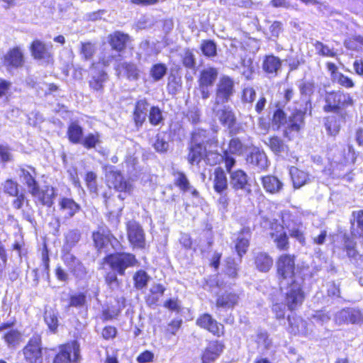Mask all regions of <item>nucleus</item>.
Here are the masks:
<instances>
[{
    "mask_svg": "<svg viewBox=\"0 0 363 363\" xmlns=\"http://www.w3.org/2000/svg\"><path fill=\"white\" fill-rule=\"evenodd\" d=\"M106 180L109 187H113L117 191L121 192V194L118 196L120 203L116 209L113 203L114 199L107 197L105 194L104 196L106 206L111 210L112 213H119L123 208L122 201L125 199L127 195H129L132 192L133 186L130 181L125 179L122 174L118 171L110 170L106 174Z\"/></svg>",
    "mask_w": 363,
    "mask_h": 363,
    "instance_id": "f257e3e1",
    "label": "nucleus"
},
{
    "mask_svg": "<svg viewBox=\"0 0 363 363\" xmlns=\"http://www.w3.org/2000/svg\"><path fill=\"white\" fill-rule=\"evenodd\" d=\"M277 274L281 287L289 282L303 279L297 274L295 266V256L289 254L280 255L277 261Z\"/></svg>",
    "mask_w": 363,
    "mask_h": 363,
    "instance_id": "f03ea898",
    "label": "nucleus"
},
{
    "mask_svg": "<svg viewBox=\"0 0 363 363\" xmlns=\"http://www.w3.org/2000/svg\"><path fill=\"white\" fill-rule=\"evenodd\" d=\"M273 123L277 125L278 128L286 124L284 135L288 137L292 132H298L303 125L304 112L301 108L296 110L286 120L284 112L281 109H277L273 116Z\"/></svg>",
    "mask_w": 363,
    "mask_h": 363,
    "instance_id": "7ed1b4c3",
    "label": "nucleus"
},
{
    "mask_svg": "<svg viewBox=\"0 0 363 363\" xmlns=\"http://www.w3.org/2000/svg\"><path fill=\"white\" fill-rule=\"evenodd\" d=\"M303 279H297L296 281L289 282L284 286L285 289V303L290 311L295 310L300 306L305 298L302 289Z\"/></svg>",
    "mask_w": 363,
    "mask_h": 363,
    "instance_id": "20e7f679",
    "label": "nucleus"
},
{
    "mask_svg": "<svg viewBox=\"0 0 363 363\" xmlns=\"http://www.w3.org/2000/svg\"><path fill=\"white\" fill-rule=\"evenodd\" d=\"M82 359L80 345L76 340L59 346V352L52 363H79Z\"/></svg>",
    "mask_w": 363,
    "mask_h": 363,
    "instance_id": "39448f33",
    "label": "nucleus"
},
{
    "mask_svg": "<svg viewBox=\"0 0 363 363\" xmlns=\"http://www.w3.org/2000/svg\"><path fill=\"white\" fill-rule=\"evenodd\" d=\"M261 225L269 230V234L274 240L278 249L281 250L289 248L288 237L284 230V227L277 220H271L268 218H263Z\"/></svg>",
    "mask_w": 363,
    "mask_h": 363,
    "instance_id": "423d86ee",
    "label": "nucleus"
},
{
    "mask_svg": "<svg viewBox=\"0 0 363 363\" xmlns=\"http://www.w3.org/2000/svg\"><path fill=\"white\" fill-rule=\"evenodd\" d=\"M104 261L120 275H123L127 268L134 267L138 263L135 255L130 253L112 254L106 256Z\"/></svg>",
    "mask_w": 363,
    "mask_h": 363,
    "instance_id": "0eeeda50",
    "label": "nucleus"
},
{
    "mask_svg": "<svg viewBox=\"0 0 363 363\" xmlns=\"http://www.w3.org/2000/svg\"><path fill=\"white\" fill-rule=\"evenodd\" d=\"M235 92L234 80L229 76H222L216 85L214 103L216 104H225L228 103L230 101Z\"/></svg>",
    "mask_w": 363,
    "mask_h": 363,
    "instance_id": "6e6552de",
    "label": "nucleus"
},
{
    "mask_svg": "<svg viewBox=\"0 0 363 363\" xmlns=\"http://www.w3.org/2000/svg\"><path fill=\"white\" fill-rule=\"evenodd\" d=\"M326 105L324 110L326 112H336L338 109L353 104V100L349 94L342 91H333L326 94Z\"/></svg>",
    "mask_w": 363,
    "mask_h": 363,
    "instance_id": "1a4fd4ad",
    "label": "nucleus"
},
{
    "mask_svg": "<svg viewBox=\"0 0 363 363\" xmlns=\"http://www.w3.org/2000/svg\"><path fill=\"white\" fill-rule=\"evenodd\" d=\"M218 75V70L215 67H207L203 68L199 74V86L201 98L207 99L211 95L209 88L213 86Z\"/></svg>",
    "mask_w": 363,
    "mask_h": 363,
    "instance_id": "9d476101",
    "label": "nucleus"
},
{
    "mask_svg": "<svg viewBox=\"0 0 363 363\" xmlns=\"http://www.w3.org/2000/svg\"><path fill=\"white\" fill-rule=\"evenodd\" d=\"M13 325V322L0 325V333L4 332L2 340L9 349H16L23 341L22 333L17 329L11 328Z\"/></svg>",
    "mask_w": 363,
    "mask_h": 363,
    "instance_id": "9b49d317",
    "label": "nucleus"
},
{
    "mask_svg": "<svg viewBox=\"0 0 363 363\" xmlns=\"http://www.w3.org/2000/svg\"><path fill=\"white\" fill-rule=\"evenodd\" d=\"M335 323L340 325L343 324H362L363 323V313L355 308H343L335 315Z\"/></svg>",
    "mask_w": 363,
    "mask_h": 363,
    "instance_id": "f8f14e48",
    "label": "nucleus"
},
{
    "mask_svg": "<svg viewBox=\"0 0 363 363\" xmlns=\"http://www.w3.org/2000/svg\"><path fill=\"white\" fill-rule=\"evenodd\" d=\"M213 112L215 117L223 126L231 128L235 125L236 117L230 106L214 103Z\"/></svg>",
    "mask_w": 363,
    "mask_h": 363,
    "instance_id": "ddd939ff",
    "label": "nucleus"
},
{
    "mask_svg": "<svg viewBox=\"0 0 363 363\" xmlns=\"http://www.w3.org/2000/svg\"><path fill=\"white\" fill-rule=\"evenodd\" d=\"M23 352L26 361L29 363H40L43 355L40 337H33L23 348Z\"/></svg>",
    "mask_w": 363,
    "mask_h": 363,
    "instance_id": "4468645a",
    "label": "nucleus"
},
{
    "mask_svg": "<svg viewBox=\"0 0 363 363\" xmlns=\"http://www.w3.org/2000/svg\"><path fill=\"white\" fill-rule=\"evenodd\" d=\"M19 177L21 182L26 185L30 194H35L38 184L35 180L37 173L35 169L31 166H21L19 168Z\"/></svg>",
    "mask_w": 363,
    "mask_h": 363,
    "instance_id": "2eb2a0df",
    "label": "nucleus"
},
{
    "mask_svg": "<svg viewBox=\"0 0 363 363\" xmlns=\"http://www.w3.org/2000/svg\"><path fill=\"white\" fill-rule=\"evenodd\" d=\"M196 324L215 335L220 336L224 333V327L218 323L213 317L208 313L201 315L196 320Z\"/></svg>",
    "mask_w": 363,
    "mask_h": 363,
    "instance_id": "dca6fc26",
    "label": "nucleus"
},
{
    "mask_svg": "<svg viewBox=\"0 0 363 363\" xmlns=\"http://www.w3.org/2000/svg\"><path fill=\"white\" fill-rule=\"evenodd\" d=\"M128 236L130 242L135 247L143 248L145 245V234L142 227L135 222L128 225Z\"/></svg>",
    "mask_w": 363,
    "mask_h": 363,
    "instance_id": "f3484780",
    "label": "nucleus"
},
{
    "mask_svg": "<svg viewBox=\"0 0 363 363\" xmlns=\"http://www.w3.org/2000/svg\"><path fill=\"white\" fill-rule=\"evenodd\" d=\"M24 56L20 47L10 49L4 55V63L8 67L19 68L24 65Z\"/></svg>",
    "mask_w": 363,
    "mask_h": 363,
    "instance_id": "a211bd4d",
    "label": "nucleus"
},
{
    "mask_svg": "<svg viewBox=\"0 0 363 363\" xmlns=\"http://www.w3.org/2000/svg\"><path fill=\"white\" fill-rule=\"evenodd\" d=\"M60 211L61 213V219L63 220H68L73 217L77 212L79 211L80 206L73 199L63 198L60 201Z\"/></svg>",
    "mask_w": 363,
    "mask_h": 363,
    "instance_id": "6ab92c4d",
    "label": "nucleus"
},
{
    "mask_svg": "<svg viewBox=\"0 0 363 363\" xmlns=\"http://www.w3.org/2000/svg\"><path fill=\"white\" fill-rule=\"evenodd\" d=\"M247 162L258 171L264 170L268 167V160L266 154L257 148L252 150L247 156Z\"/></svg>",
    "mask_w": 363,
    "mask_h": 363,
    "instance_id": "aec40b11",
    "label": "nucleus"
},
{
    "mask_svg": "<svg viewBox=\"0 0 363 363\" xmlns=\"http://www.w3.org/2000/svg\"><path fill=\"white\" fill-rule=\"evenodd\" d=\"M33 196L36 198L43 205L50 207L53 203L55 197V189L52 186H45L40 189L39 186L36 187L35 194H31Z\"/></svg>",
    "mask_w": 363,
    "mask_h": 363,
    "instance_id": "412c9836",
    "label": "nucleus"
},
{
    "mask_svg": "<svg viewBox=\"0 0 363 363\" xmlns=\"http://www.w3.org/2000/svg\"><path fill=\"white\" fill-rule=\"evenodd\" d=\"M230 184L235 190H245L248 184L247 174L241 169H235L230 174Z\"/></svg>",
    "mask_w": 363,
    "mask_h": 363,
    "instance_id": "4be33fe9",
    "label": "nucleus"
},
{
    "mask_svg": "<svg viewBox=\"0 0 363 363\" xmlns=\"http://www.w3.org/2000/svg\"><path fill=\"white\" fill-rule=\"evenodd\" d=\"M254 262L258 271L267 272L273 265V259L267 253L259 252L255 255Z\"/></svg>",
    "mask_w": 363,
    "mask_h": 363,
    "instance_id": "5701e85b",
    "label": "nucleus"
},
{
    "mask_svg": "<svg viewBox=\"0 0 363 363\" xmlns=\"http://www.w3.org/2000/svg\"><path fill=\"white\" fill-rule=\"evenodd\" d=\"M118 77L126 76L129 79L136 80L139 77V70L135 65L132 63L121 62L116 67Z\"/></svg>",
    "mask_w": 363,
    "mask_h": 363,
    "instance_id": "b1692460",
    "label": "nucleus"
},
{
    "mask_svg": "<svg viewBox=\"0 0 363 363\" xmlns=\"http://www.w3.org/2000/svg\"><path fill=\"white\" fill-rule=\"evenodd\" d=\"M213 179V189L218 194L224 193L228 187V180L225 172L220 167H217L214 171Z\"/></svg>",
    "mask_w": 363,
    "mask_h": 363,
    "instance_id": "393cba45",
    "label": "nucleus"
},
{
    "mask_svg": "<svg viewBox=\"0 0 363 363\" xmlns=\"http://www.w3.org/2000/svg\"><path fill=\"white\" fill-rule=\"evenodd\" d=\"M206 152L204 145L191 143L187 157L189 162L191 164H198L201 160L205 159Z\"/></svg>",
    "mask_w": 363,
    "mask_h": 363,
    "instance_id": "a878e982",
    "label": "nucleus"
},
{
    "mask_svg": "<svg viewBox=\"0 0 363 363\" xmlns=\"http://www.w3.org/2000/svg\"><path fill=\"white\" fill-rule=\"evenodd\" d=\"M250 238V230L243 229L238 235L235 241V248L238 255L241 257L245 255L249 247V240Z\"/></svg>",
    "mask_w": 363,
    "mask_h": 363,
    "instance_id": "bb28decb",
    "label": "nucleus"
},
{
    "mask_svg": "<svg viewBox=\"0 0 363 363\" xmlns=\"http://www.w3.org/2000/svg\"><path fill=\"white\" fill-rule=\"evenodd\" d=\"M149 104L145 99L138 101L135 106L133 118L137 126H141L145 122Z\"/></svg>",
    "mask_w": 363,
    "mask_h": 363,
    "instance_id": "cd10ccee",
    "label": "nucleus"
},
{
    "mask_svg": "<svg viewBox=\"0 0 363 363\" xmlns=\"http://www.w3.org/2000/svg\"><path fill=\"white\" fill-rule=\"evenodd\" d=\"M262 184L267 192L271 194L279 193L283 188V183L272 175H267L262 178Z\"/></svg>",
    "mask_w": 363,
    "mask_h": 363,
    "instance_id": "c85d7f7f",
    "label": "nucleus"
},
{
    "mask_svg": "<svg viewBox=\"0 0 363 363\" xmlns=\"http://www.w3.org/2000/svg\"><path fill=\"white\" fill-rule=\"evenodd\" d=\"M239 296L233 292L225 291L218 296L216 300V306L225 308H232L238 304Z\"/></svg>",
    "mask_w": 363,
    "mask_h": 363,
    "instance_id": "c756f323",
    "label": "nucleus"
},
{
    "mask_svg": "<svg viewBox=\"0 0 363 363\" xmlns=\"http://www.w3.org/2000/svg\"><path fill=\"white\" fill-rule=\"evenodd\" d=\"M32 55L35 59L49 60L51 57V52L47 46L41 41L34 40L31 45Z\"/></svg>",
    "mask_w": 363,
    "mask_h": 363,
    "instance_id": "7c9ffc66",
    "label": "nucleus"
},
{
    "mask_svg": "<svg viewBox=\"0 0 363 363\" xmlns=\"http://www.w3.org/2000/svg\"><path fill=\"white\" fill-rule=\"evenodd\" d=\"M281 66V60L274 55H267L262 62L263 70L268 73L276 75Z\"/></svg>",
    "mask_w": 363,
    "mask_h": 363,
    "instance_id": "2f4dec72",
    "label": "nucleus"
},
{
    "mask_svg": "<svg viewBox=\"0 0 363 363\" xmlns=\"http://www.w3.org/2000/svg\"><path fill=\"white\" fill-rule=\"evenodd\" d=\"M290 175L295 189L303 186L307 184L309 180V176L307 172L298 169L295 167L290 168Z\"/></svg>",
    "mask_w": 363,
    "mask_h": 363,
    "instance_id": "473e14b6",
    "label": "nucleus"
},
{
    "mask_svg": "<svg viewBox=\"0 0 363 363\" xmlns=\"http://www.w3.org/2000/svg\"><path fill=\"white\" fill-rule=\"evenodd\" d=\"M354 220L352 222V234L356 238H362L363 242V211H354Z\"/></svg>",
    "mask_w": 363,
    "mask_h": 363,
    "instance_id": "72a5a7b5",
    "label": "nucleus"
},
{
    "mask_svg": "<svg viewBox=\"0 0 363 363\" xmlns=\"http://www.w3.org/2000/svg\"><path fill=\"white\" fill-rule=\"evenodd\" d=\"M314 84L311 82H303L300 86V92L303 96V101L305 103V107L303 108V111L304 113L307 111L308 109L311 108V102L310 96L313 94L314 91Z\"/></svg>",
    "mask_w": 363,
    "mask_h": 363,
    "instance_id": "f704fd0d",
    "label": "nucleus"
},
{
    "mask_svg": "<svg viewBox=\"0 0 363 363\" xmlns=\"http://www.w3.org/2000/svg\"><path fill=\"white\" fill-rule=\"evenodd\" d=\"M264 143L276 155H280L287 152L288 151V146L284 143L283 140L277 136H273L268 138Z\"/></svg>",
    "mask_w": 363,
    "mask_h": 363,
    "instance_id": "c9c22d12",
    "label": "nucleus"
},
{
    "mask_svg": "<svg viewBox=\"0 0 363 363\" xmlns=\"http://www.w3.org/2000/svg\"><path fill=\"white\" fill-rule=\"evenodd\" d=\"M128 39V35L118 31L109 35V43L112 48L117 51H121L125 49Z\"/></svg>",
    "mask_w": 363,
    "mask_h": 363,
    "instance_id": "e433bc0d",
    "label": "nucleus"
},
{
    "mask_svg": "<svg viewBox=\"0 0 363 363\" xmlns=\"http://www.w3.org/2000/svg\"><path fill=\"white\" fill-rule=\"evenodd\" d=\"M67 136L69 141L74 144H79L83 138V128L78 122L72 121L67 129Z\"/></svg>",
    "mask_w": 363,
    "mask_h": 363,
    "instance_id": "4c0bfd02",
    "label": "nucleus"
},
{
    "mask_svg": "<svg viewBox=\"0 0 363 363\" xmlns=\"http://www.w3.org/2000/svg\"><path fill=\"white\" fill-rule=\"evenodd\" d=\"M208 135V133L205 130L198 129V130H195L192 133L191 143L204 145L205 143H215L216 142L215 139L210 138Z\"/></svg>",
    "mask_w": 363,
    "mask_h": 363,
    "instance_id": "58836bf2",
    "label": "nucleus"
},
{
    "mask_svg": "<svg viewBox=\"0 0 363 363\" xmlns=\"http://www.w3.org/2000/svg\"><path fill=\"white\" fill-rule=\"evenodd\" d=\"M164 290V287L161 284L153 285L150 289V294L147 298V303L150 306L156 304L163 296Z\"/></svg>",
    "mask_w": 363,
    "mask_h": 363,
    "instance_id": "ea45409f",
    "label": "nucleus"
},
{
    "mask_svg": "<svg viewBox=\"0 0 363 363\" xmlns=\"http://www.w3.org/2000/svg\"><path fill=\"white\" fill-rule=\"evenodd\" d=\"M288 320L289 323V330L291 333H293L294 335L296 334H302L304 335H308V330L306 328V322L302 320L300 318H297L295 320V323H297V327H294V324L292 323L291 318L288 317Z\"/></svg>",
    "mask_w": 363,
    "mask_h": 363,
    "instance_id": "a19ab883",
    "label": "nucleus"
},
{
    "mask_svg": "<svg viewBox=\"0 0 363 363\" xmlns=\"http://www.w3.org/2000/svg\"><path fill=\"white\" fill-rule=\"evenodd\" d=\"M174 184L183 191H190L191 186L184 173L182 172H174Z\"/></svg>",
    "mask_w": 363,
    "mask_h": 363,
    "instance_id": "79ce46f5",
    "label": "nucleus"
},
{
    "mask_svg": "<svg viewBox=\"0 0 363 363\" xmlns=\"http://www.w3.org/2000/svg\"><path fill=\"white\" fill-rule=\"evenodd\" d=\"M183 65L189 69H194L196 66V58L193 50L189 48L184 49L181 53Z\"/></svg>",
    "mask_w": 363,
    "mask_h": 363,
    "instance_id": "37998d69",
    "label": "nucleus"
},
{
    "mask_svg": "<svg viewBox=\"0 0 363 363\" xmlns=\"http://www.w3.org/2000/svg\"><path fill=\"white\" fill-rule=\"evenodd\" d=\"M93 240L96 247L98 250L104 248L109 242H111V235L100 232L93 233Z\"/></svg>",
    "mask_w": 363,
    "mask_h": 363,
    "instance_id": "c03bdc74",
    "label": "nucleus"
},
{
    "mask_svg": "<svg viewBox=\"0 0 363 363\" xmlns=\"http://www.w3.org/2000/svg\"><path fill=\"white\" fill-rule=\"evenodd\" d=\"M283 222L286 225V228H288L290 235L296 238L301 244L304 245L306 240L302 230V226L300 225L291 226L290 224H286L284 218H283Z\"/></svg>",
    "mask_w": 363,
    "mask_h": 363,
    "instance_id": "a18cd8bd",
    "label": "nucleus"
},
{
    "mask_svg": "<svg viewBox=\"0 0 363 363\" xmlns=\"http://www.w3.org/2000/svg\"><path fill=\"white\" fill-rule=\"evenodd\" d=\"M100 143V135L99 133H91L82 138V144L87 149L94 148L96 145Z\"/></svg>",
    "mask_w": 363,
    "mask_h": 363,
    "instance_id": "49530a36",
    "label": "nucleus"
},
{
    "mask_svg": "<svg viewBox=\"0 0 363 363\" xmlns=\"http://www.w3.org/2000/svg\"><path fill=\"white\" fill-rule=\"evenodd\" d=\"M107 79V74L104 71L98 73L97 75H94L92 79L89 82L90 86L95 91H101L103 89L104 83Z\"/></svg>",
    "mask_w": 363,
    "mask_h": 363,
    "instance_id": "de8ad7c7",
    "label": "nucleus"
},
{
    "mask_svg": "<svg viewBox=\"0 0 363 363\" xmlns=\"http://www.w3.org/2000/svg\"><path fill=\"white\" fill-rule=\"evenodd\" d=\"M167 71V67L165 65L158 63L154 65L150 71V74L154 79V81L157 82L163 78V77L166 74Z\"/></svg>",
    "mask_w": 363,
    "mask_h": 363,
    "instance_id": "09e8293b",
    "label": "nucleus"
},
{
    "mask_svg": "<svg viewBox=\"0 0 363 363\" xmlns=\"http://www.w3.org/2000/svg\"><path fill=\"white\" fill-rule=\"evenodd\" d=\"M45 321L50 330L55 332L58 326L57 315L52 310L46 311L44 315Z\"/></svg>",
    "mask_w": 363,
    "mask_h": 363,
    "instance_id": "8fccbe9b",
    "label": "nucleus"
},
{
    "mask_svg": "<svg viewBox=\"0 0 363 363\" xmlns=\"http://www.w3.org/2000/svg\"><path fill=\"white\" fill-rule=\"evenodd\" d=\"M149 121L152 125H157L163 121L162 111L157 106H152L149 111Z\"/></svg>",
    "mask_w": 363,
    "mask_h": 363,
    "instance_id": "3c124183",
    "label": "nucleus"
},
{
    "mask_svg": "<svg viewBox=\"0 0 363 363\" xmlns=\"http://www.w3.org/2000/svg\"><path fill=\"white\" fill-rule=\"evenodd\" d=\"M133 279L135 287L138 289H141L147 285L150 279V277L145 271L140 270L135 273L133 277Z\"/></svg>",
    "mask_w": 363,
    "mask_h": 363,
    "instance_id": "603ef678",
    "label": "nucleus"
},
{
    "mask_svg": "<svg viewBox=\"0 0 363 363\" xmlns=\"http://www.w3.org/2000/svg\"><path fill=\"white\" fill-rule=\"evenodd\" d=\"M244 146L238 138H233L230 140L228 152L233 155H240L244 152Z\"/></svg>",
    "mask_w": 363,
    "mask_h": 363,
    "instance_id": "864d4df0",
    "label": "nucleus"
},
{
    "mask_svg": "<svg viewBox=\"0 0 363 363\" xmlns=\"http://www.w3.org/2000/svg\"><path fill=\"white\" fill-rule=\"evenodd\" d=\"M96 51L95 46L91 43H82L80 54L85 60H90Z\"/></svg>",
    "mask_w": 363,
    "mask_h": 363,
    "instance_id": "5fc2aeb1",
    "label": "nucleus"
},
{
    "mask_svg": "<svg viewBox=\"0 0 363 363\" xmlns=\"http://www.w3.org/2000/svg\"><path fill=\"white\" fill-rule=\"evenodd\" d=\"M201 49L204 55L213 57L216 54V45L211 40H205L202 43Z\"/></svg>",
    "mask_w": 363,
    "mask_h": 363,
    "instance_id": "6e6d98bb",
    "label": "nucleus"
},
{
    "mask_svg": "<svg viewBox=\"0 0 363 363\" xmlns=\"http://www.w3.org/2000/svg\"><path fill=\"white\" fill-rule=\"evenodd\" d=\"M80 238L81 233L78 230H71L65 235L66 243L70 247L74 246Z\"/></svg>",
    "mask_w": 363,
    "mask_h": 363,
    "instance_id": "4d7b16f0",
    "label": "nucleus"
},
{
    "mask_svg": "<svg viewBox=\"0 0 363 363\" xmlns=\"http://www.w3.org/2000/svg\"><path fill=\"white\" fill-rule=\"evenodd\" d=\"M315 48L317 50L318 53L322 56L325 57H335V52L329 48L328 46L324 45L323 43L316 41L315 45Z\"/></svg>",
    "mask_w": 363,
    "mask_h": 363,
    "instance_id": "13d9d810",
    "label": "nucleus"
},
{
    "mask_svg": "<svg viewBox=\"0 0 363 363\" xmlns=\"http://www.w3.org/2000/svg\"><path fill=\"white\" fill-rule=\"evenodd\" d=\"M85 181L88 189L91 192L97 191L96 174L93 172H89L86 174Z\"/></svg>",
    "mask_w": 363,
    "mask_h": 363,
    "instance_id": "bf43d9fd",
    "label": "nucleus"
},
{
    "mask_svg": "<svg viewBox=\"0 0 363 363\" xmlns=\"http://www.w3.org/2000/svg\"><path fill=\"white\" fill-rule=\"evenodd\" d=\"M333 81L345 88H352L354 86L352 80L342 73L335 74V79Z\"/></svg>",
    "mask_w": 363,
    "mask_h": 363,
    "instance_id": "052dcab7",
    "label": "nucleus"
},
{
    "mask_svg": "<svg viewBox=\"0 0 363 363\" xmlns=\"http://www.w3.org/2000/svg\"><path fill=\"white\" fill-rule=\"evenodd\" d=\"M256 97V91L252 87H245L242 92V101L245 103L252 104Z\"/></svg>",
    "mask_w": 363,
    "mask_h": 363,
    "instance_id": "680f3d73",
    "label": "nucleus"
},
{
    "mask_svg": "<svg viewBox=\"0 0 363 363\" xmlns=\"http://www.w3.org/2000/svg\"><path fill=\"white\" fill-rule=\"evenodd\" d=\"M153 146L156 151L164 152L167 150L169 147V144L163 137H162L160 135H157L153 143Z\"/></svg>",
    "mask_w": 363,
    "mask_h": 363,
    "instance_id": "e2e57ef3",
    "label": "nucleus"
},
{
    "mask_svg": "<svg viewBox=\"0 0 363 363\" xmlns=\"http://www.w3.org/2000/svg\"><path fill=\"white\" fill-rule=\"evenodd\" d=\"M105 281L109 288L112 290L118 289L120 286L119 281L116 273L108 272L105 277Z\"/></svg>",
    "mask_w": 363,
    "mask_h": 363,
    "instance_id": "0e129e2a",
    "label": "nucleus"
},
{
    "mask_svg": "<svg viewBox=\"0 0 363 363\" xmlns=\"http://www.w3.org/2000/svg\"><path fill=\"white\" fill-rule=\"evenodd\" d=\"M343 252H346V256L349 258L355 259L358 253L355 249L354 243L351 240H346L343 247Z\"/></svg>",
    "mask_w": 363,
    "mask_h": 363,
    "instance_id": "69168bd1",
    "label": "nucleus"
},
{
    "mask_svg": "<svg viewBox=\"0 0 363 363\" xmlns=\"http://www.w3.org/2000/svg\"><path fill=\"white\" fill-rule=\"evenodd\" d=\"M204 160L210 165H214L223 160V156L216 152L209 150L206 152Z\"/></svg>",
    "mask_w": 363,
    "mask_h": 363,
    "instance_id": "338daca9",
    "label": "nucleus"
},
{
    "mask_svg": "<svg viewBox=\"0 0 363 363\" xmlns=\"http://www.w3.org/2000/svg\"><path fill=\"white\" fill-rule=\"evenodd\" d=\"M311 319L318 324L323 325L330 320V316L323 311H315L312 315Z\"/></svg>",
    "mask_w": 363,
    "mask_h": 363,
    "instance_id": "774afa93",
    "label": "nucleus"
}]
</instances>
